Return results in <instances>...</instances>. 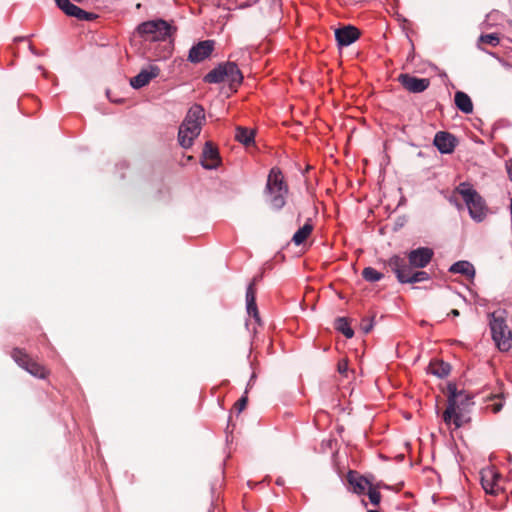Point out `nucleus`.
I'll use <instances>...</instances> for the list:
<instances>
[{"instance_id": "f257e3e1", "label": "nucleus", "mask_w": 512, "mask_h": 512, "mask_svg": "<svg viewBox=\"0 0 512 512\" xmlns=\"http://www.w3.org/2000/svg\"><path fill=\"white\" fill-rule=\"evenodd\" d=\"M204 121V108L199 104L191 106L178 131V141L182 148L188 149L193 145L194 139L200 135Z\"/></svg>"}, {"instance_id": "f03ea898", "label": "nucleus", "mask_w": 512, "mask_h": 512, "mask_svg": "<svg viewBox=\"0 0 512 512\" xmlns=\"http://www.w3.org/2000/svg\"><path fill=\"white\" fill-rule=\"evenodd\" d=\"M264 193L266 202L273 210L279 211L285 206L288 186L279 168L273 167L270 170Z\"/></svg>"}, {"instance_id": "7ed1b4c3", "label": "nucleus", "mask_w": 512, "mask_h": 512, "mask_svg": "<svg viewBox=\"0 0 512 512\" xmlns=\"http://www.w3.org/2000/svg\"><path fill=\"white\" fill-rule=\"evenodd\" d=\"M456 190L462 196L470 217L476 222H482L488 211L482 196L467 182L460 183Z\"/></svg>"}, {"instance_id": "20e7f679", "label": "nucleus", "mask_w": 512, "mask_h": 512, "mask_svg": "<svg viewBox=\"0 0 512 512\" xmlns=\"http://www.w3.org/2000/svg\"><path fill=\"white\" fill-rule=\"evenodd\" d=\"M224 81L229 82L231 87L242 83L243 75L235 62L220 63L204 76L206 83L218 84Z\"/></svg>"}, {"instance_id": "39448f33", "label": "nucleus", "mask_w": 512, "mask_h": 512, "mask_svg": "<svg viewBox=\"0 0 512 512\" xmlns=\"http://www.w3.org/2000/svg\"><path fill=\"white\" fill-rule=\"evenodd\" d=\"M388 267L395 273L397 280L404 283H418L428 281L430 275L425 271L412 272V268L407 265L405 258L393 255L387 261Z\"/></svg>"}, {"instance_id": "423d86ee", "label": "nucleus", "mask_w": 512, "mask_h": 512, "mask_svg": "<svg viewBox=\"0 0 512 512\" xmlns=\"http://www.w3.org/2000/svg\"><path fill=\"white\" fill-rule=\"evenodd\" d=\"M447 390L448 405L443 414V420L447 425H449L451 424L452 415L455 413V409L460 412H467L474 402L472 401V396L470 394L466 393L464 390H458L454 383H449Z\"/></svg>"}, {"instance_id": "0eeeda50", "label": "nucleus", "mask_w": 512, "mask_h": 512, "mask_svg": "<svg viewBox=\"0 0 512 512\" xmlns=\"http://www.w3.org/2000/svg\"><path fill=\"white\" fill-rule=\"evenodd\" d=\"M136 33L144 40L162 42L171 36V26L162 19L150 20L139 24Z\"/></svg>"}, {"instance_id": "6e6552de", "label": "nucleus", "mask_w": 512, "mask_h": 512, "mask_svg": "<svg viewBox=\"0 0 512 512\" xmlns=\"http://www.w3.org/2000/svg\"><path fill=\"white\" fill-rule=\"evenodd\" d=\"M11 357L19 367L36 378L44 379L48 374L44 366L33 361L30 356L20 348H14L11 352Z\"/></svg>"}, {"instance_id": "1a4fd4ad", "label": "nucleus", "mask_w": 512, "mask_h": 512, "mask_svg": "<svg viewBox=\"0 0 512 512\" xmlns=\"http://www.w3.org/2000/svg\"><path fill=\"white\" fill-rule=\"evenodd\" d=\"M492 340L500 352L512 348V331L507 322H489Z\"/></svg>"}, {"instance_id": "9d476101", "label": "nucleus", "mask_w": 512, "mask_h": 512, "mask_svg": "<svg viewBox=\"0 0 512 512\" xmlns=\"http://www.w3.org/2000/svg\"><path fill=\"white\" fill-rule=\"evenodd\" d=\"M215 41L211 39L199 41L193 45L188 53L187 60L191 63H200L209 58L214 51Z\"/></svg>"}, {"instance_id": "9b49d317", "label": "nucleus", "mask_w": 512, "mask_h": 512, "mask_svg": "<svg viewBox=\"0 0 512 512\" xmlns=\"http://www.w3.org/2000/svg\"><path fill=\"white\" fill-rule=\"evenodd\" d=\"M56 6L63 11L67 16L74 17L80 21H93L98 15L93 12H87L77 5L73 4L70 0H54Z\"/></svg>"}, {"instance_id": "f8f14e48", "label": "nucleus", "mask_w": 512, "mask_h": 512, "mask_svg": "<svg viewBox=\"0 0 512 512\" xmlns=\"http://www.w3.org/2000/svg\"><path fill=\"white\" fill-rule=\"evenodd\" d=\"M434 252L429 247H419L407 253L408 263L410 268H425L432 260Z\"/></svg>"}, {"instance_id": "ddd939ff", "label": "nucleus", "mask_w": 512, "mask_h": 512, "mask_svg": "<svg viewBox=\"0 0 512 512\" xmlns=\"http://www.w3.org/2000/svg\"><path fill=\"white\" fill-rule=\"evenodd\" d=\"M400 84L411 93H421L425 91L430 81L427 78H418L410 74H401L398 78Z\"/></svg>"}, {"instance_id": "4468645a", "label": "nucleus", "mask_w": 512, "mask_h": 512, "mask_svg": "<svg viewBox=\"0 0 512 512\" xmlns=\"http://www.w3.org/2000/svg\"><path fill=\"white\" fill-rule=\"evenodd\" d=\"M219 164L218 149L211 142H206L202 151L201 166L206 170H214L218 168Z\"/></svg>"}, {"instance_id": "2eb2a0df", "label": "nucleus", "mask_w": 512, "mask_h": 512, "mask_svg": "<svg viewBox=\"0 0 512 512\" xmlns=\"http://www.w3.org/2000/svg\"><path fill=\"white\" fill-rule=\"evenodd\" d=\"M160 73V69L156 65H150L148 68L142 69L135 77L131 78L130 85L134 89H140L156 78Z\"/></svg>"}, {"instance_id": "dca6fc26", "label": "nucleus", "mask_w": 512, "mask_h": 512, "mask_svg": "<svg viewBox=\"0 0 512 512\" xmlns=\"http://www.w3.org/2000/svg\"><path fill=\"white\" fill-rule=\"evenodd\" d=\"M360 36L359 30L351 25L335 30V39L338 46L346 47L354 43Z\"/></svg>"}, {"instance_id": "f3484780", "label": "nucleus", "mask_w": 512, "mask_h": 512, "mask_svg": "<svg viewBox=\"0 0 512 512\" xmlns=\"http://www.w3.org/2000/svg\"><path fill=\"white\" fill-rule=\"evenodd\" d=\"M500 476L493 470H486L481 473V485L487 494L497 495L501 488L498 485Z\"/></svg>"}, {"instance_id": "a211bd4d", "label": "nucleus", "mask_w": 512, "mask_h": 512, "mask_svg": "<svg viewBox=\"0 0 512 512\" xmlns=\"http://www.w3.org/2000/svg\"><path fill=\"white\" fill-rule=\"evenodd\" d=\"M455 141L456 139L452 134L439 131L436 133L433 143L440 153L448 154L454 150Z\"/></svg>"}, {"instance_id": "6ab92c4d", "label": "nucleus", "mask_w": 512, "mask_h": 512, "mask_svg": "<svg viewBox=\"0 0 512 512\" xmlns=\"http://www.w3.org/2000/svg\"><path fill=\"white\" fill-rule=\"evenodd\" d=\"M347 482L352 487L353 492L359 495L364 494L366 488L372 486L371 481L366 476L353 470L347 473Z\"/></svg>"}, {"instance_id": "aec40b11", "label": "nucleus", "mask_w": 512, "mask_h": 512, "mask_svg": "<svg viewBox=\"0 0 512 512\" xmlns=\"http://www.w3.org/2000/svg\"><path fill=\"white\" fill-rule=\"evenodd\" d=\"M255 279L246 288V311L254 320H260L259 312L256 304V291L254 288Z\"/></svg>"}, {"instance_id": "412c9836", "label": "nucleus", "mask_w": 512, "mask_h": 512, "mask_svg": "<svg viewBox=\"0 0 512 512\" xmlns=\"http://www.w3.org/2000/svg\"><path fill=\"white\" fill-rule=\"evenodd\" d=\"M451 366L442 360H432L427 368L428 373L438 377L445 378L449 375Z\"/></svg>"}, {"instance_id": "4be33fe9", "label": "nucleus", "mask_w": 512, "mask_h": 512, "mask_svg": "<svg viewBox=\"0 0 512 512\" xmlns=\"http://www.w3.org/2000/svg\"><path fill=\"white\" fill-rule=\"evenodd\" d=\"M449 272L464 275L468 278H473L475 276L474 266L466 260H460L453 263L449 268Z\"/></svg>"}, {"instance_id": "5701e85b", "label": "nucleus", "mask_w": 512, "mask_h": 512, "mask_svg": "<svg viewBox=\"0 0 512 512\" xmlns=\"http://www.w3.org/2000/svg\"><path fill=\"white\" fill-rule=\"evenodd\" d=\"M456 107L465 114L473 112V103L468 94L462 91H457L454 97Z\"/></svg>"}, {"instance_id": "b1692460", "label": "nucleus", "mask_w": 512, "mask_h": 512, "mask_svg": "<svg viewBox=\"0 0 512 512\" xmlns=\"http://www.w3.org/2000/svg\"><path fill=\"white\" fill-rule=\"evenodd\" d=\"M255 133L246 127L238 126L235 131V139L241 144L248 146L254 143Z\"/></svg>"}, {"instance_id": "393cba45", "label": "nucleus", "mask_w": 512, "mask_h": 512, "mask_svg": "<svg viewBox=\"0 0 512 512\" xmlns=\"http://www.w3.org/2000/svg\"><path fill=\"white\" fill-rule=\"evenodd\" d=\"M313 231V225L308 220L301 228H299L293 235L292 241L295 245H301Z\"/></svg>"}, {"instance_id": "a878e982", "label": "nucleus", "mask_w": 512, "mask_h": 512, "mask_svg": "<svg viewBox=\"0 0 512 512\" xmlns=\"http://www.w3.org/2000/svg\"><path fill=\"white\" fill-rule=\"evenodd\" d=\"M362 277L365 281L374 283L381 280L384 275L373 267H366L362 271Z\"/></svg>"}, {"instance_id": "bb28decb", "label": "nucleus", "mask_w": 512, "mask_h": 512, "mask_svg": "<svg viewBox=\"0 0 512 512\" xmlns=\"http://www.w3.org/2000/svg\"><path fill=\"white\" fill-rule=\"evenodd\" d=\"M335 329L347 338H352L354 336V330L351 327L350 322H336Z\"/></svg>"}, {"instance_id": "cd10ccee", "label": "nucleus", "mask_w": 512, "mask_h": 512, "mask_svg": "<svg viewBox=\"0 0 512 512\" xmlns=\"http://www.w3.org/2000/svg\"><path fill=\"white\" fill-rule=\"evenodd\" d=\"M479 41L485 44H488L490 46H497L500 43V38L497 33H490V34H482L479 37Z\"/></svg>"}, {"instance_id": "c85d7f7f", "label": "nucleus", "mask_w": 512, "mask_h": 512, "mask_svg": "<svg viewBox=\"0 0 512 512\" xmlns=\"http://www.w3.org/2000/svg\"><path fill=\"white\" fill-rule=\"evenodd\" d=\"M367 494H368L370 502L374 506L379 505V503L381 501V494H380V492H378L376 489H374V488H372L370 486Z\"/></svg>"}, {"instance_id": "c756f323", "label": "nucleus", "mask_w": 512, "mask_h": 512, "mask_svg": "<svg viewBox=\"0 0 512 512\" xmlns=\"http://www.w3.org/2000/svg\"><path fill=\"white\" fill-rule=\"evenodd\" d=\"M464 413L455 409V413L452 415L451 423L454 424L455 428H460L464 423Z\"/></svg>"}, {"instance_id": "7c9ffc66", "label": "nucleus", "mask_w": 512, "mask_h": 512, "mask_svg": "<svg viewBox=\"0 0 512 512\" xmlns=\"http://www.w3.org/2000/svg\"><path fill=\"white\" fill-rule=\"evenodd\" d=\"M248 398L246 395H243L236 403H235V409L238 413H241L243 409L247 405Z\"/></svg>"}, {"instance_id": "2f4dec72", "label": "nucleus", "mask_w": 512, "mask_h": 512, "mask_svg": "<svg viewBox=\"0 0 512 512\" xmlns=\"http://www.w3.org/2000/svg\"><path fill=\"white\" fill-rule=\"evenodd\" d=\"M374 323L375 322H362L361 324V331L364 333V334H368L370 331H372L373 327H374Z\"/></svg>"}, {"instance_id": "473e14b6", "label": "nucleus", "mask_w": 512, "mask_h": 512, "mask_svg": "<svg viewBox=\"0 0 512 512\" xmlns=\"http://www.w3.org/2000/svg\"><path fill=\"white\" fill-rule=\"evenodd\" d=\"M348 370V363L346 361H340L338 363V372L340 374H345Z\"/></svg>"}, {"instance_id": "72a5a7b5", "label": "nucleus", "mask_w": 512, "mask_h": 512, "mask_svg": "<svg viewBox=\"0 0 512 512\" xmlns=\"http://www.w3.org/2000/svg\"><path fill=\"white\" fill-rule=\"evenodd\" d=\"M506 168H507V173H508L509 179L512 181V159H511V163L509 165H507Z\"/></svg>"}, {"instance_id": "f704fd0d", "label": "nucleus", "mask_w": 512, "mask_h": 512, "mask_svg": "<svg viewBox=\"0 0 512 512\" xmlns=\"http://www.w3.org/2000/svg\"><path fill=\"white\" fill-rule=\"evenodd\" d=\"M251 323H253V324H258V325H261V324H262V322H245V328H246V330H248V331H249V330L251 329V328H250Z\"/></svg>"}, {"instance_id": "c9c22d12", "label": "nucleus", "mask_w": 512, "mask_h": 512, "mask_svg": "<svg viewBox=\"0 0 512 512\" xmlns=\"http://www.w3.org/2000/svg\"><path fill=\"white\" fill-rule=\"evenodd\" d=\"M450 316H453V317H458L459 316V311L457 309H452L449 313Z\"/></svg>"}, {"instance_id": "e433bc0d", "label": "nucleus", "mask_w": 512, "mask_h": 512, "mask_svg": "<svg viewBox=\"0 0 512 512\" xmlns=\"http://www.w3.org/2000/svg\"><path fill=\"white\" fill-rule=\"evenodd\" d=\"M276 484L279 485V486H282V485H284V480L282 478H278L276 480Z\"/></svg>"}, {"instance_id": "4c0bfd02", "label": "nucleus", "mask_w": 512, "mask_h": 512, "mask_svg": "<svg viewBox=\"0 0 512 512\" xmlns=\"http://www.w3.org/2000/svg\"><path fill=\"white\" fill-rule=\"evenodd\" d=\"M491 317H492V320H494V321H497V320H503V319H502V317H496V316H495V313H492V314H491Z\"/></svg>"}, {"instance_id": "58836bf2", "label": "nucleus", "mask_w": 512, "mask_h": 512, "mask_svg": "<svg viewBox=\"0 0 512 512\" xmlns=\"http://www.w3.org/2000/svg\"><path fill=\"white\" fill-rule=\"evenodd\" d=\"M30 51L34 54V55H38V53L36 52V50L33 48V46L30 45Z\"/></svg>"}, {"instance_id": "ea45409f", "label": "nucleus", "mask_w": 512, "mask_h": 512, "mask_svg": "<svg viewBox=\"0 0 512 512\" xmlns=\"http://www.w3.org/2000/svg\"><path fill=\"white\" fill-rule=\"evenodd\" d=\"M335 320L344 321V320H349V319L347 317H337Z\"/></svg>"}, {"instance_id": "a19ab883", "label": "nucleus", "mask_w": 512, "mask_h": 512, "mask_svg": "<svg viewBox=\"0 0 512 512\" xmlns=\"http://www.w3.org/2000/svg\"><path fill=\"white\" fill-rule=\"evenodd\" d=\"M254 378H255V374H252V376L248 382V386L251 384L252 381H254Z\"/></svg>"}, {"instance_id": "79ce46f5", "label": "nucleus", "mask_w": 512, "mask_h": 512, "mask_svg": "<svg viewBox=\"0 0 512 512\" xmlns=\"http://www.w3.org/2000/svg\"><path fill=\"white\" fill-rule=\"evenodd\" d=\"M510 215L512 217V198L510 199Z\"/></svg>"}, {"instance_id": "37998d69", "label": "nucleus", "mask_w": 512, "mask_h": 512, "mask_svg": "<svg viewBox=\"0 0 512 512\" xmlns=\"http://www.w3.org/2000/svg\"><path fill=\"white\" fill-rule=\"evenodd\" d=\"M502 408V404H499L496 408H495V411H500Z\"/></svg>"}, {"instance_id": "c03bdc74", "label": "nucleus", "mask_w": 512, "mask_h": 512, "mask_svg": "<svg viewBox=\"0 0 512 512\" xmlns=\"http://www.w3.org/2000/svg\"><path fill=\"white\" fill-rule=\"evenodd\" d=\"M38 69L41 70V71L44 70L42 66H38Z\"/></svg>"}, {"instance_id": "a18cd8bd", "label": "nucleus", "mask_w": 512, "mask_h": 512, "mask_svg": "<svg viewBox=\"0 0 512 512\" xmlns=\"http://www.w3.org/2000/svg\"><path fill=\"white\" fill-rule=\"evenodd\" d=\"M368 512H380L378 510H369Z\"/></svg>"}]
</instances>
